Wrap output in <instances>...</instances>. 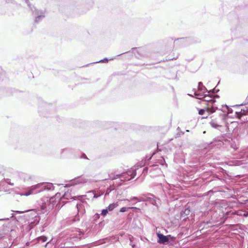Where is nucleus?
Masks as SVG:
<instances>
[{"label": "nucleus", "mask_w": 248, "mask_h": 248, "mask_svg": "<svg viewBox=\"0 0 248 248\" xmlns=\"http://www.w3.org/2000/svg\"><path fill=\"white\" fill-rule=\"evenodd\" d=\"M131 177L127 178V180H130L131 179Z\"/></svg>", "instance_id": "42"}, {"label": "nucleus", "mask_w": 248, "mask_h": 248, "mask_svg": "<svg viewBox=\"0 0 248 248\" xmlns=\"http://www.w3.org/2000/svg\"><path fill=\"white\" fill-rule=\"evenodd\" d=\"M156 235L158 237L157 243L161 244H165L168 243L170 238H172L170 235H164V234L157 232Z\"/></svg>", "instance_id": "7"}, {"label": "nucleus", "mask_w": 248, "mask_h": 248, "mask_svg": "<svg viewBox=\"0 0 248 248\" xmlns=\"http://www.w3.org/2000/svg\"><path fill=\"white\" fill-rule=\"evenodd\" d=\"M128 209H129V207H122L120 209V212H125L126 211H127Z\"/></svg>", "instance_id": "25"}, {"label": "nucleus", "mask_w": 248, "mask_h": 248, "mask_svg": "<svg viewBox=\"0 0 248 248\" xmlns=\"http://www.w3.org/2000/svg\"><path fill=\"white\" fill-rule=\"evenodd\" d=\"M154 154H153L152 156L148 159V160H150L151 159L152 157L153 156V155H154Z\"/></svg>", "instance_id": "41"}, {"label": "nucleus", "mask_w": 248, "mask_h": 248, "mask_svg": "<svg viewBox=\"0 0 248 248\" xmlns=\"http://www.w3.org/2000/svg\"><path fill=\"white\" fill-rule=\"evenodd\" d=\"M190 39L188 38H182L178 39L175 40L174 43L177 44V43L181 44L182 46H186L189 43Z\"/></svg>", "instance_id": "9"}, {"label": "nucleus", "mask_w": 248, "mask_h": 248, "mask_svg": "<svg viewBox=\"0 0 248 248\" xmlns=\"http://www.w3.org/2000/svg\"><path fill=\"white\" fill-rule=\"evenodd\" d=\"M19 176L24 182L28 181L31 178L30 174L22 172L19 173Z\"/></svg>", "instance_id": "11"}, {"label": "nucleus", "mask_w": 248, "mask_h": 248, "mask_svg": "<svg viewBox=\"0 0 248 248\" xmlns=\"http://www.w3.org/2000/svg\"><path fill=\"white\" fill-rule=\"evenodd\" d=\"M79 217L78 214L75 216L73 219H69L68 220V224H71L72 223L79 221Z\"/></svg>", "instance_id": "16"}, {"label": "nucleus", "mask_w": 248, "mask_h": 248, "mask_svg": "<svg viewBox=\"0 0 248 248\" xmlns=\"http://www.w3.org/2000/svg\"><path fill=\"white\" fill-rule=\"evenodd\" d=\"M25 0L27 3L30 10L32 12L33 15L35 16V22H39L40 20L45 17V15L43 11L36 10L33 5H32L30 3L29 0Z\"/></svg>", "instance_id": "2"}, {"label": "nucleus", "mask_w": 248, "mask_h": 248, "mask_svg": "<svg viewBox=\"0 0 248 248\" xmlns=\"http://www.w3.org/2000/svg\"><path fill=\"white\" fill-rule=\"evenodd\" d=\"M14 231V230H13V229H11V232H13Z\"/></svg>", "instance_id": "44"}, {"label": "nucleus", "mask_w": 248, "mask_h": 248, "mask_svg": "<svg viewBox=\"0 0 248 248\" xmlns=\"http://www.w3.org/2000/svg\"><path fill=\"white\" fill-rule=\"evenodd\" d=\"M89 194H90L92 195H93V198H97L99 197H100L101 195L103 194V193L101 194H96L94 191H90L88 192Z\"/></svg>", "instance_id": "19"}, {"label": "nucleus", "mask_w": 248, "mask_h": 248, "mask_svg": "<svg viewBox=\"0 0 248 248\" xmlns=\"http://www.w3.org/2000/svg\"><path fill=\"white\" fill-rule=\"evenodd\" d=\"M198 90L199 91H203L204 93L207 92L208 93H210V90L208 91L206 87H205L202 82H199L198 83Z\"/></svg>", "instance_id": "13"}, {"label": "nucleus", "mask_w": 248, "mask_h": 248, "mask_svg": "<svg viewBox=\"0 0 248 248\" xmlns=\"http://www.w3.org/2000/svg\"><path fill=\"white\" fill-rule=\"evenodd\" d=\"M190 213V210L188 208L186 209L184 211L181 212V217L184 218V219L186 218V217Z\"/></svg>", "instance_id": "15"}, {"label": "nucleus", "mask_w": 248, "mask_h": 248, "mask_svg": "<svg viewBox=\"0 0 248 248\" xmlns=\"http://www.w3.org/2000/svg\"><path fill=\"white\" fill-rule=\"evenodd\" d=\"M60 193H57L56 194V198H59L60 196Z\"/></svg>", "instance_id": "33"}, {"label": "nucleus", "mask_w": 248, "mask_h": 248, "mask_svg": "<svg viewBox=\"0 0 248 248\" xmlns=\"http://www.w3.org/2000/svg\"><path fill=\"white\" fill-rule=\"evenodd\" d=\"M210 97H206L205 98H203V100L204 101L207 102L209 103H211L212 105L211 107H208L207 108V111L211 113L214 112L216 109H217L218 108L215 105L213 104L216 102L214 98H213L211 96L209 95Z\"/></svg>", "instance_id": "5"}, {"label": "nucleus", "mask_w": 248, "mask_h": 248, "mask_svg": "<svg viewBox=\"0 0 248 248\" xmlns=\"http://www.w3.org/2000/svg\"><path fill=\"white\" fill-rule=\"evenodd\" d=\"M139 198H138L137 197H133L131 199V201H133L134 200H136L139 202Z\"/></svg>", "instance_id": "30"}, {"label": "nucleus", "mask_w": 248, "mask_h": 248, "mask_svg": "<svg viewBox=\"0 0 248 248\" xmlns=\"http://www.w3.org/2000/svg\"><path fill=\"white\" fill-rule=\"evenodd\" d=\"M47 203L45 202L43 200H41L38 201V206H37V209L35 210H37L38 213H37L35 210H31L29 211L31 212L32 213H34L33 215H34L35 217H36L37 215L39 214H44L47 211Z\"/></svg>", "instance_id": "1"}, {"label": "nucleus", "mask_w": 248, "mask_h": 248, "mask_svg": "<svg viewBox=\"0 0 248 248\" xmlns=\"http://www.w3.org/2000/svg\"><path fill=\"white\" fill-rule=\"evenodd\" d=\"M100 217V215L98 213H96L93 216V218L94 220H96L98 219Z\"/></svg>", "instance_id": "29"}, {"label": "nucleus", "mask_w": 248, "mask_h": 248, "mask_svg": "<svg viewBox=\"0 0 248 248\" xmlns=\"http://www.w3.org/2000/svg\"><path fill=\"white\" fill-rule=\"evenodd\" d=\"M16 212H17V213H23L24 212H20L19 211H16Z\"/></svg>", "instance_id": "43"}, {"label": "nucleus", "mask_w": 248, "mask_h": 248, "mask_svg": "<svg viewBox=\"0 0 248 248\" xmlns=\"http://www.w3.org/2000/svg\"><path fill=\"white\" fill-rule=\"evenodd\" d=\"M136 49V48H132V49H133V50H135V49Z\"/></svg>", "instance_id": "46"}, {"label": "nucleus", "mask_w": 248, "mask_h": 248, "mask_svg": "<svg viewBox=\"0 0 248 248\" xmlns=\"http://www.w3.org/2000/svg\"><path fill=\"white\" fill-rule=\"evenodd\" d=\"M37 186H36V185L32 186L29 188V191L30 192H31V194L33 193L34 192L37 193L36 190H37V189L36 188Z\"/></svg>", "instance_id": "18"}, {"label": "nucleus", "mask_w": 248, "mask_h": 248, "mask_svg": "<svg viewBox=\"0 0 248 248\" xmlns=\"http://www.w3.org/2000/svg\"><path fill=\"white\" fill-rule=\"evenodd\" d=\"M118 205V203H112L111 204H110L107 208L108 209V211H112L115 208L117 207Z\"/></svg>", "instance_id": "17"}, {"label": "nucleus", "mask_w": 248, "mask_h": 248, "mask_svg": "<svg viewBox=\"0 0 248 248\" xmlns=\"http://www.w3.org/2000/svg\"><path fill=\"white\" fill-rule=\"evenodd\" d=\"M216 98H218L219 97V96L218 95H216L214 96Z\"/></svg>", "instance_id": "39"}, {"label": "nucleus", "mask_w": 248, "mask_h": 248, "mask_svg": "<svg viewBox=\"0 0 248 248\" xmlns=\"http://www.w3.org/2000/svg\"><path fill=\"white\" fill-rule=\"evenodd\" d=\"M108 209L106 208V209H103V210L101 211V214L103 216L105 217V216H106L107 215V214L108 213Z\"/></svg>", "instance_id": "22"}, {"label": "nucleus", "mask_w": 248, "mask_h": 248, "mask_svg": "<svg viewBox=\"0 0 248 248\" xmlns=\"http://www.w3.org/2000/svg\"><path fill=\"white\" fill-rule=\"evenodd\" d=\"M8 220V218H7L0 219V220Z\"/></svg>", "instance_id": "36"}, {"label": "nucleus", "mask_w": 248, "mask_h": 248, "mask_svg": "<svg viewBox=\"0 0 248 248\" xmlns=\"http://www.w3.org/2000/svg\"><path fill=\"white\" fill-rule=\"evenodd\" d=\"M155 196L153 194H149L148 196H144L140 197L139 199V202H149L151 204L154 205H157L156 200L154 199Z\"/></svg>", "instance_id": "6"}, {"label": "nucleus", "mask_w": 248, "mask_h": 248, "mask_svg": "<svg viewBox=\"0 0 248 248\" xmlns=\"http://www.w3.org/2000/svg\"><path fill=\"white\" fill-rule=\"evenodd\" d=\"M218 91H219L218 89H216V88H215L213 90H210V93H217Z\"/></svg>", "instance_id": "28"}, {"label": "nucleus", "mask_w": 248, "mask_h": 248, "mask_svg": "<svg viewBox=\"0 0 248 248\" xmlns=\"http://www.w3.org/2000/svg\"><path fill=\"white\" fill-rule=\"evenodd\" d=\"M224 115H219L217 117L212 119L209 124L214 128L220 130L222 124L224 123Z\"/></svg>", "instance_id": "3"}, {"label": "nucleus", "mask_w": 248, "mask_h": 248, "mask_svg": "<svg viewBox=\"0 0 248 248\" xmlns=\"http://www.w3.org/2000/svg\"><path fill=\"white\" fill-rule=\"evenodd\" d=\"M225 107H226V108L229 110V108L227 106V105H225Z\"/></svg>", "instance_id": "40"}, {"label": "nucleus", "mask_w": 248, "mask_h": 248, "mask_svg": "<svg viewBox=\"0 0 248 248\" xmlns=\"http://www.w3.org/2000/svg\"><path fill=\"white\" fill-rule=\"evenodd\" d=\"M88 181V179L82 178H79L75 180L73 183H74L75 184H78L80 183H87Z\"/></svg>", "instance_id": "14"}, {"label": "nucleus", "mask_w": 248, "mask_h": 248, "mask_svg": "<svg viewBox=\"0 0 248 248\" xmlns=\"http://www.w3.org/2000/svg\"><path fill=\"white\" fill-rule=\"evenodd\" d=\"M38 241H41L42 242H45L47 240V237L45 236H42L40 237H39L38 238Z\"/></svg>", "instance_id": "21"}, {"label": "nucleus", "mask_w": 248, "mask_h": 248, "mask_svg": "<svg viewBox=\"0 0 248 248\" xmlns=\"http://www.w3.org/2000/svg\"><path fill=\"white\" fill-rule=\"evenodd\" d=\"M192 91L194 92V97L197 99H203V98H205L206 97H210L208 94H203L201 93H197L196 92V89H193Z\"/></svg>", "instance_id": "10"}, {"label": "nucleus", "mask_w": 248, "mask_h": 248, "mask_svg": "<svg viewBox=\"0 0 248 248\" xmlns=\"http://www.w3.org/2000/svg\"><path fill=\"white\" fill-rule=\"evenodd\" d=\"M31 194V192H30L29 190L28 191V192H24V193H22L20 194V195L21 196H29Z\"/></svg>", "instance_id": "24"}, {"label": "nucleus", "mask_w": 248, "mask_h": 248, "mask_svg": "<svg viewBox=\"0 0 248 248\" xmlns=\"http://www.w3.org/2000/svg\"><path fill=\"white\" fill-rule=\"evenodd\" d=\"M148 168L145 167L143 169V172H147L148 171Z\"/></svg>", "instance_id": "32"}, {"label": "nucleus", "mask_w": 248, "mask_h": 248, "mask_svg": "<svg viewBox=\"0 0 248 248\" xmlns=\"http://www.w3.org/2000/svg\"><path fill=\"white\" fill-rule=\"evenodd\" d=\"M69 150L68 149H64L63 150L62 153L66 152L68 151Z\"/></svg>", "instance_id": "35"}, {"label": "nucleus", "mask_w": 248, "mask_h": 248, "mask_svg": "<svg viewBox=\"0 0 248 248\" xmlns=\"http://www.w3.org/2000/svg\"><path fill=\"white\" fill-rule=\"evenodd\" d=\"M77 208L78 212H79L80 210L83 208V205L81 203L77 204Z\"/></svg>", "instance_id": "23"}, {"label": "nucleus", "mask_w": 248, "mask_h": 248, "mask_svg": "<svg viewBox=\"0 0 248 248\" xmlns=\"http://www.w3.org/2000/svg\"><path fill=\"white\" fill-rule=\"evenodd\" d=\"M188 95L189 96H193L192 94H188Z\"/></svg>", "instance_id": "45"}, {"label": "nucleus", "mask_w": 248, "mask_h": 248, "mask_svg": "<svg viewBox=\"0 0 248 248\" xmlns=\"http://www.w3.org/2000/svg\"><path fill=\"white\" fill-rule=\"evenodd\" d=\"M37 190L36 192H40L45 190H53L54 189V186L52 183H39L36 184Z\"/></svg>", "instance_id": "4"}, {"label": "nucleus", "mask_w": 248, "mask_h": 248, "mask_svg": "<svg viewBox=\"0 0 248 248\" xmlns=\"http://www.w3.org/2000/svg\"><path fill=\"white\" fill-rule=\"evenodd\" d=\"M108 60L107 58H104L103 60H101L99 61L95 62V63H98V62H108Z\"/></svg>", "instance_id": "26"}, {"label": "nucleus", "mask_w": 248, "mask_h": 248, "mask_svg": "<svg viewBox=\"0 0 248 248\" xmlns=\"http://www.w3.org/2000/svg\"><path fill=\"white\" fill-rule=\"evenodd\" d=\"M129 209H133V210H134V209L140 210V209L139 208H137L136 207H129Z\"/></svg>", "instance_id": "31"}, {"label": "nucleus", "mask_w": 248, "mask_h": 248, "mask_svg": "<svg viewBox=\"0 0 248 248\" xmlns=\"http://www.w3.org/2000/svg\"><path fill=\"white\" fill-rule=\"evenodd\" d=\"M237 117L240 118L242 115H244L246 114V112L245 110H241L240 112H236Z\"/></svg>", "instance_id": "20"}, {"label": "nucleus", "mask_w": 248, "mask_h": 248, "mask_svg": "<svg viewBox=\"0 0 248 248\" xmlns=\"http://www.w3.org/2000/svg\"><path fill=\"white\" fill-rule=\"evenodd\" d=\"M72 189H68L67 191H65L64 194L63 195L62 197L61 198V201H62L63 199H74L75 200L76 197L75 196H72V194L71 193Z\"/></svg>", "instance_id": "8"}, {"label": "nucleus", "mask_w": 248, "mask_h": 248, "mask_svg": "<svg viewBox=\"0 0 248 248\" xmlns=\"http://www.w3.org/2000/svg\"><path fill=\"white\" fill-rule=\"evenodd\" d=\"M126 174L125 173H122L121 174H109V178L112 179V180H114V179H117L118 178H121L122 179V177H123ZM122 181H124V180H126V179L125 180H123V179H121Z\"/></svg>", "instance_id": "12"}, {"label": "nucleus", "mask_w": 248, "mask_h": 248, "mask_svg": "<svg viewBox=\"0 0 248 248\" xmlns=\"http://www.w3.org/2000/svg\"><path fill=\"white\" fill-rule=\"evenodd\" d=\"M81 157L82 158H86V159H88V158L87 157V156H86L85 154H83Z\"/></svg>", "instance_id": "34"}, {"label": "nucleus", "mask_w": 248, "mask_h": 248, "mask_svg": "<svg viewBox=\"0 0 248 248\" xmlns=\"http://www.w3.org/2000/svg\"><path fill=\"white\" fill-rule=\"evenodd\" d=\"M3 237V236L1 234H0V239H2Z\"/></svg>", "instance_id": "37"}, {"label": "nucleus", "mask_w": 248, "mask_h": 248, "mask_svg": "<svg viewBox=\"0 0 248 248\" xmlns=\"http://www.w3.org/2000/svg\"><path fill=\"white\" fill-rule=\"evenodd\" d=\"M205 112V109H200L199 110V114L201 115H202Z\"/></svg>", "instance_id": "27"}, {"label": "nucleus", "mask_w": 248, "mask_h": 248, "mask_svg": "<svg viewBox=\"0 0 248 248\" xmlns=\"http://www.w3.org/2000/svg\"><path fill=\"white\" fill-rule=\"evenodd\" d=\"M30 243V242H27V243H26V245L27 246H29Z\"/></svg>", "instance_id": "38"}]
</instances>
